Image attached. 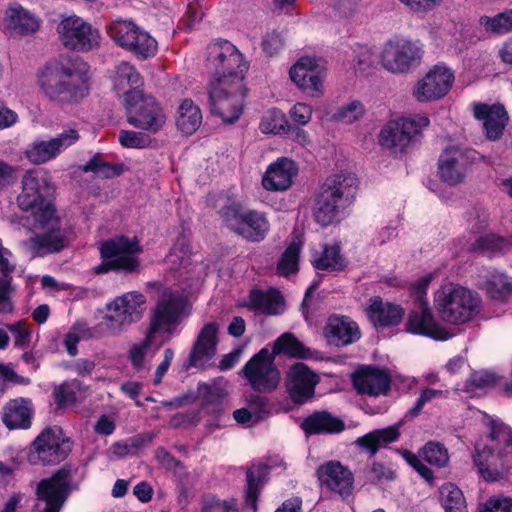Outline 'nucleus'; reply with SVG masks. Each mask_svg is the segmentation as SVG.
Segmentation results:
<instances>
[{"mask_svg":"<svg viewBox=\"0 0 512 512\" xmlns=\"http://www.w3.org/2000/svg\"><path fill=\"white\" fill-rule=\"evenodd\" d=\"M84 392L85 386L79 380L64 382L54 390L55 402L59 407L72 406L79 401Z\"/></svg>","mask_w":512,"mask_h":512,"instance_id":"09e8293b","label":"nucleus"},{"mask_svg":"<svg viewBox=\"0 0 512 512\" xmlns=\"http://www.w3.org/2000/svg\"><path fill=\"white\" fill-rule=\"evenodd\" d=\"M291 80L303 91L313 97L322 94L323 81L316 60L311 57H302L290 69Z\"/></svg>","mask_w":512,"mask_h":512,"instance_id":"bb28decb","label":"nucleus"},{"mask_svg":"<svg viewBox=\"0 0 512 512\" xmlns=\"http://www.w3.org/2000/svg\"><path fill=\"white\" fill-rule=\"evenodd\" d=\"M478 159L486 161V157L474 149L449 146L439 156L438 175L443 182L457 185L464 181L471 165Z\"/></svg>","mask_w":512,"mask_h":512,"instance_id":"6ab92c4d","label":"nucleus"},{"mask_svg":"<svg viewBox=\"0 0 512 512\" xmlns=\"http://www.w3.org/2000/svg\"><path fill=\"white\" fill-rule=\"evenodd\" d=\"M319 376L306 364L297 362L293 364L287 374L285 386L291 401L295 404H304L313 398L315 387L319 383Z\"/></svg>","mask_w":512,"mask_h":512,"instance_id":"4be33fe9","label":"nucleus"},{"mask_svg":"<svg viewBox=\"0 0 512 512\" xmlns=\"http://www.w3.org/2000/svg\"><path fill=\"white\" fill-rule=\"evenodd\" d=\"M478 294L459 285L450 284L434 294V309L439 318L451 325L471 321L480 313Z\"/></svg>","mask_w":512,"mask_h":512,"instance_id":"20e7f679","label":"nucleus"},{"mask_svg":"<svg viewBox=\"0 0 512 512\" xmlns=\"http://www.w3.org/2000/svg\"><path fill=\"white\" fill-rule=\"evenodd\" d=\"M274 360V355L264 347L244 365L241 373L252 390L271 393L277 389L281 376Z\"/></svg>","mask_w":512,"mask_h":512,"instance_id":"2eb2a0df","label":"nucleus"},{"mask_svg":"<svg viewBox=\"0 0 512 512\" xmlns=\"http://www.w3.org/2000/svg\"><path fill=\"white\" fill-rule=\"evenodd\" d=\"M439 494L446 512H468L463 492L453 483L443 484Z\"/></svg>","mask_w":512,"mask_h":512,"instance_id":"de8ad7c7","label":"nucleus"},{"mask_svg":"<svg viewBox=\"0 0 512 512\" xmlns=\"http://www.w3.org/2000/svg\"><path fill=\"white\" fill-rule=\"evenodd\" d=\"M300 238H294L286 250L283 252L278 265L277 271L282 276H288L291 273H295L298 270V260L301 250Z\"/></svg>","mask_w":512,"mask_h":512,"instance_id":"3c124183","label":"nucleus"},{"mask_svg":"<svg viewBox=\"0 0 512 512\" xmlns=\"http://www.w3.org/2000/svg\"><path fill=\"white\" fill-rule=\"evenodd\" d=\"M107 33L119 47L141 60L153 57L157 53V41L132 21H115L107 26Z\"/></svg>","mask_w":512,"mask_h":512,"instance_id":"ddd939ff","label":"nucleus"},{"mask_svg":"<svg viewBox=\"0 0 512 512\" xmlns=\"http://www.w3.org/2000/svg\"><path fill=\"white\" fill-rule=\"evenodd\" d=\"M454 80V73L449 67L436 64L417 81L412 89V95L421 103L439 100L450 91Z\"/></svg>","mask_w":512,"mask_h":512,"instance_id":"aec40b11","label":"nucleus"},{"mask_svg":"<svg viewBox=\"0 0 512 512\" xmlns=\"http://www.w3.org/2000/svg\"><path fill=\"white\" fill-rule=\"evenodd\" d=\"M400 425H392L383 429L373 430L356 440V444L367 450L372 456L379 449L387 447L389 444L396 442L400 437Z\"/></svg>","mask_w":512,"mask_h":512,"instance_id":"e433bc0d","label":"nucleus"},{"mask_svg":"<svg viewBox=\"0 0 512 512\" xmlns=\"http://www.w3.org/2000/svg\"><path fill=\"white\" fill-rule=\"evenodd\" d=\"M80 138L78 130L69 128L49 140L34 141L26 149V157L33 164H43L55 159L62 151Z\"/></svg>","mask_w":512,"mask_h":512,"instance_id":"5701e85b","label":"nucleus"},{"mask_svg":"<svg viewBox=\"0 0 512 512\" xmlns=\"http://www.w3.org/2000/svg\"><path fill=\"white\" fill-rule=\"evenodd\" d=\"M480 24L487 32L501 35L512 31V9L506 10L494 17L482 16Z\"/></svg>","mask_w":512,"mask_h":512,"instance_id":"603ef678","label":"nucleus"},{"mask_svg":"<svg viewBox=\"0 0 512 512\" xmlns=\"http://www.w3.org/2000/svg\"><path fill=\"white\" fill-rule=\"evenodd\" d=\"M413 125L403 118L388 122L381 130L379 143L394 153H402L411 144Z\"/></svg>","mask_w":512,"mask_h":512,"instance_id":"7c9ffc66","label":"nucleus"},{"mask_svg":"<svg viewBox=\"0 0 512 512\" xmlns=\"http://www.w3.org/2000/svg\"><path fill=\"white\" fill-rule=\"evenodd\" d=\"M406 462L411 465L425 480L431 481L433 479V472L422 463L421 459L409 450L401 452Z\"/></svg>","mask_w":512,"mask_h":512,"instance_id":"69168bd1","label":"nucleus"},{"mask_svg":"<svg viewBox=\"0 0 512 512\" xmlns=\"http://www.w3.org/2000/svg\"><path fill=\"white\" fill-rule=\"evenodd\" d=\"M8 27L21 35L35 33L40 27V20L21 5L12 4L6 12Z\"/></svg>","mask_w":512,"mask_h":512,"instance_id":"4c0bfd02","label":"nucleus"},{"mask_svg":"<svg viewBox=\"0 0 512 512\" xmlns=\"http://www.w3.org/2000/svg\"><path fill=\"white\" fill-rule=\"evenodd\" d=\"M202 113L200 108L190 99H185L179 106L176 125L185 135H192L201 126Z\"/></svg>","mask_w":512,"mask_h":512,"instance_id":"37998d69","label":"nucleus"},{"mask_svg":"<svg viewBox=\"0 0 512 512\" xmlns=\"http://www.w3.org/2000/svg\"><path fill=\"white\" fill-rule=\"evenodd\" d=\"M76 471L64 465L52 476L41 479L35 489V512H61L71 492L77 489L72 483Z\"/></svg>","mask_w":512,"mask_h":512,"instance_id":"1a4fd4ad","label":"nucleus"},{"mask_svg":"<svg viewBox=\"0 0 512 512\" xmlns=\"http://www.w3.org/2000/svg\"><path fill=\"white\" fill-rule=\"evenodd\" d=\"M420 455L430 465L445 467L449 462L448 450L438 442H428L421 450Z\"/></svg>","mask_w":512,"mask_h":512,"instance_id":"6e6d98bb","label":"nucleus"},{"mask_svg":"<svg viewBox=\"0 0 512 512\" xmlns=\"http://www.w3.org/2000/svg\"><path fill=\"white\" fill-rule=\"evenodd\" d=\"M33 227L37 234L23 241V246L37 256L59 252L71 240L72 233L62 226L56 208L46 206L43 212H38L33 218Z\"/></svg>","mask_w":512,"mask_h":512,"instance_id":"423d86ee","label":"nucleus"},{"mask_svg":"<svg viewBox=\"0 0 512 512\" xmlns=\"http://www.w3.org/2000/svg\"><path fill=\"white\" fill-rule=\"evenodd\" d=\"M271 354L276 355L285 354L298 359H311L313 352L310 348L306 347L300 342L294 334L284 333L274 342Z\"/></svg>","mask_w":512,"mask_h":512,"instance_id":"79ce46f5","label":"nucleus"},{"mask_svg":"<svg viewBox=\"0 0 512 512\" xmlns=\"http://www.w3.org/2000/svg\"><path fill=\"white\" fill-rule=\"evenodd\" d=\"M353 65L359 71H365L373 62V53L371 49L365 45H356L353 49Z\"/></svg>","mask_w":512,"mask_h":512,"instance_id":"e2e57ef3","label":"nucleus"},{"mask_svg":"<svg viewBox=\"0 0 512 512\" xmlns=\"http://www.w3.org/2000/svg\"><path fill=\"white\" fill-rule=\"evenodd\" d=\"M301 427L310 435L337 434L345 429V423L327 411H316L304 419Z\"/></svg>","mask_w":512,"mask_h":512,"instance_id":"f704fd0d","label":"nucleus"},{"mask_svg":"<svg viewBox=\"0 0 512 512\" xmlns=\"http://www.w3.org/2000/svg\"><path fill=\"white\" fill-rule=\"evenodd\" d=\"M57 33L61 43L70 50L88 52L101 44L99 30L77 15L63 17L57 25Z\"/></svg>","mask_w":512,"mask_h":512,"instance_id":"4468645a","label":"nucleus"},{"mask_svg":"<svg viewBox=\"0 0 512 512\" xmlns=\"http://www.w3.org/2000/svg\"><path fill=\"white\" fill-rule=\"evenodd\" d=\"M71 449V442L62 436L59 427H47L32 442L28 461L33 465L58 464L68 456Z\"/></svg>","mask_w":512,"mask_h":512,"instance_id":"f3484780","label":"nucleus"},{"mask_svg":"<svg viewBox=\"0 0 512 512\" xmlns=\"http://www.w3.org/2000/svg\"><path fill=\"white\" fill-rule=\"evenodd\" d=\"M473 115L476 119L483 121L486 137L489 140L494 141L502 136L508 121L507 111L502 104L474 103Z\"/></svg>","mask_w":512,"mask_h":512,"instance_id":"c756f323","label":"nucleus"},{"mask_svg":"<svg viewBox=\"0 0 512 512\" xmlns=\"http://www.w3.org/2000/svg\"><path fill=\"white\" fill-rule=\"evenodd\" d=\"M424 51L419 41L389 40L383 47L381 63L393 74H406L420 65Z\"/></svg>","mask_w":512,"mask_h":512,"instance_id":"dca6fc26","label":"nucleus"},{"mask_svg":"<svg viewBox=\"0 0 512 512\" xmlns=\"http://www.w3.org/2000/svg\"><path fill=\"white\" fill-rule=\"evenodd\" d=\"M205 65L211 73L209 84L244 83L249 70L245 56L227 40H219L207 46Z\"/></svg>","mask_w":512,"mask_h":512,"instance_id":"39448f33","label":"nucleus"},{"mask_svg":"<svg viewBox=\"0 0 512 512\" xmlns=\"http://www.w3.org/2000/svg\"><path fill=\"white\" fill-rule=\"evenodd\" d=\"M448 395L447 390L434 389L430 387H422L419 390V396L414 405L408 410L406 417L415 418L419 416L426 404H429L437 399H446Z\"/></svg>","mask_w":512,"mask_h":512,"instance_id":"5fc2aeb1","label":"nucleus"},{"mask_svg":"<svg viewBox=\"0 0 512 512\" xmlns=\"http://www.w3.org/2000/svg\"><path fill=\"white\" fill-rule=\"evenodd\" d=\"M490 437L504 443L506 447L495 453L493 448L477 444L473 461L485 481L495 482L504 479L512 468V430L504 424L494 423Z\"/></svg>","mask_w":512,"mask_h":512,"instance_id":"7ed1b4c3","label":"nucleus"},{"mask_svg":"<svg viewBox=\"0 0 512 512\" xmlns=\"http://www.w3.org/2000/svg\"><path fill=\"white\" fill-rule=\"evenodd\" d=\"M324 335L329 344L337 347L347 346L361 337L360 329L355 321L347 316L332 315L324 327Z\"/></svg>","mask_w":512,"mask_h":512,"instance_id":"c85d7f7f","label":"nucleus"},{"mask_svg":"<svg viewBox=\"0 0 512 512\" xmlns=\"http://www.w3.org/2000/svg\"><path fill=\"white\" fill-rule=\"evenodd\" d=\"M270 473V466L265 463H255L246 469L244 486V502L252 512L258 511V499Z\"/></svg>","mask_w":512,"mask_h":512,"instance_id":"72a5a7b5","label":"nucleus"},{"mask_svg":"<svg viewBox=\"0 0 512 512\" xmlns=\"http://www.w3.org/2000/svg\"><path fill=\"white\" fill-rule=\"evenodd\" d=\"M499 377L489 371L474 372L465 383V391L469 393H476L478 390H485L493 388Z\"/></svg>","mask_w":512,"mask_h":512,"instance_id":"4d7b16f0","label":"nucleus"},{"mask_svg":"<svg viewBox=\"0 0 512 512\" xmlns=\"http://www.w3.org/2000/svg\"><path fill=\"white\" fill-rule=\"evenodd\" d=\"M249 301L251 308L267 315L279 314L284 306V299L276 289L252 290Z\"/></svg>","mask_w":512,"mask_h":512,"instance_id":"58836bf2","label":"nucleus"},{"mask_svg":"<svg viewBox=\"0 0 512 512\" xmlns=\"http://www.w3.org/2000/svg\"><path fill=\"white\" fill-rule=\"evenodd\" d=\"M118 140L123 147L134 149L147 148L151 144V138L148 135L132 130H121Z\"/></svg>","mask_w":512,"mask_h":512,"instance_id":"bf43d9fd","label":"nucleus"},{"mask_svg":"<svg viewBox=\"0 0 512 512\" xmlns=\"http://www.w3.org/2000/svg\"><path fill=\"white\" fill-rule=\"evenodd\" d=\"M403 315L404 310L399 305L384 302L379 297L371 299L368 316L375 326H396L401 322Z\"/></svg>","mask_w":512,"mask_h":512,"instance_id":"c9c22d12","label":"nucleus"},{"mask_svg":"<svg viewBox=\"0 0 512 512\" xmlns=\"http://www.w3.org/2000/svg\"><path fill=\"white\" fill-rule=\"evenodd\" d=\"M142 251L136 237L116 236L108 239L100 245L102 263L94 267L96 274H103L110 270L123 271L125 273L138 272L140 261L137 257Z\"/></svg>","mask_w":512,"mask_h":512,"instance_id":"0eeeda50","label":"nucleus"},{"mask_svg":"<svg viewBox=\"0 0 512 512\" xmlns=\"http://www.w3.org/2000/svg\"><path fill=\"white\" fill-rule=\"evenodd\" d=\"M364 114V106L360 101L354 100L340 107L332 116L333 120L351 124L358 120Z\"/></svg>","mask_w":512,"mask_h":512,"instance_id":"13d9d810","label":"nucleus"},{"mask_svg":"<svg viewBox=\"0 0 512 512\" xmlns=\"http://www.w3.org/2000/svg\"><path fill=\"white\" fill-rule=\"evenodd\" d=\"M406 329L411 333L428 336L436 340L449 338L448 331L436 321L428 304H417V307L408 316Z\"/></svg>","mask_w":512,"mask_h":512,"instance_id":"cd10ccee","label":"nucleus"},{"mask_svg":"<svg viewBox=\"0 0 512 512\" xmlns=\"http://www.w3.org/2000/svg\"><path fill=\"white\" fill-rule=\"evenodd\" d=\"M484 287L489 298L505 302L512 295V277L499 271H492L486 277Z\"/></svg>","mask_w":512,"mask_h":512,"instance_id":"c03bdc74","label":"nucleus"},{"mask_svg":"<svg viewBox=\"0 0 512 512\" xmlns=\"http://www.w3.org/2000/svg\"><path fill=\"white\" fill-rule=\"evenodd\" d=\"M34 406L29 398L9 400L2 408V421L9 430L28 429L31 427Z\"/></svg>","mask_w":512,"mask_h":512,"instance_id":"2f4dec72","label":"nucleus"},{"mask_svg":"<svg viewBox=\"0 0 512 512\" xmlns=\"http://www.w3.org/2000/svg\"><path fill=\"white\" fill-rule=\"evenodd\" d=\"M22 191L17 197V203L22 211L30 212L32 217L38 216L46 206L56 208L48 196L52 187L44 172L28 170L22 177Z\"/></svg>","mask_w":512,"mask_h":512,"instance_id":"a211bd4d","label":"nucleus"},{"mask_svg":"<svg viewBox=\"0 0 512 512\" xmlns=\"http://www.w3.org/2000/svg\"><path fill=\"white\" fill-rule=\"evenodd\" d=\"M82 170L84 172H93L102 179H110L120 176L124 172L125 166L122 163H108L103 160L100 154H96L83 165Z\"/></svg>","mask_w":512,"mask_h":512,"instance_id":"8fccbe9b","label":"nucleus"},{"mask_svg":"<svg viewBox=\"0 0 512 512\" xmlns=\"http://www.w3.org/2000/svg\"><path fill=\"white\" fill-rule=\"evenodd\" d=\"M43 94L59 105L81 102L89 94L87 64L80 58H63L47 64L38 73Z\"/></svg>","mask_w":512,"mask_h":512,"instance_id":"f257e3e1","label":"nucleus"},{"mask_svg":"<svg viewBox=\"0 0 512 512\" xmlns=\"http://www.w3.org/2000/svg\"><path fill=\"white\" fill-rule=\"evenodd\" d=\"M480 512H512V498L491 497L480 506Z\"/></svg>","mask_w":512,"mask_h":512,"instance_id":"0e129e2a","label":"nucleus"},{"mask_svg":"<svg viewBox=\"0 0 512 512\" xmlns=\"http://www.w3.org/2000/svg\"><path fill=\"white\" fill-rule=\"evenodd\" d=\"M512 246L510 240L494 233L481 235L471 243L467 250L484 256H494L507 251Z\"/></svg>","mask_w":512,"mask_h":512,"instance_id":"ea45409f","label":"nucleus"},{"mask_svg":"<svg viewBox=\"0 0 512 512\" xmlns=\"http://www.w3.org/2000/svg\"><path fill=\"white\" fill-rule=\"evenodd\" d=\"M226 225L239 236L251 242L265 239L270 224L263 212L242 209L238 202H229L219 210Z\"/></svg>","mask_w":512,"mask_h":512,"instance_id":"9b49d317","label":"nucleus"},{"mask_svg":"<svg viewBox=\"0 0 512 512\" xmlns=\"http://www.w3.org/2000/svg\"><path fill=\"white\" fill-rule=\"evenodd\" d=\"M219 327L215 322L207 323L200 330L189 355V366L206 369L216 354Z\"/></svg>","mask_w":512,"mask_h":512,"instance_id":"393cba45","label":"nucleus"},{"mask_svg":"<svg viewBox=\"0 0 512 512\" xmlns=\"http://www.w3.org/2000/svg\"><path fill=\"white\" fill-rule=\"evenodd\" d=\"M261 45L267 55L273 56L282 49L284 41L280 33L273 31L264 36Z\"/></svg>","mask_w":512,"mask_h":512,"instance_id":"338daca9","label":"nucleus"},{"mask_svg":"<svg viewBox=\"0 0 512 512\" xmlns=\"http://www.w3.org/2000/svg\"><path fill=\"white\" fill-rule=\"evenodd\" d=\"M353 386L358 394L370 397L385 396L390 390L389 374L379 368L364 367L352 376Z\"/></svg>","mask_w":512,"mask_h":512,"instance_id":"a878e982","label":"nucleus"},{"mask_svg":"<svg viewBox=\"0 0 512 512\" xmlns=\"http://www.w3.org/2000/svg\"><path fill=\"white\" fill-rule=\"evenodd\" d=\"M313 266L318 270L338 271L344 269L346 261L338 245L325 246L322 253L312 260Z\"/></svg>","mask_w":512,"mask_h":512,"instance_id":"49530a36","label":"nucleus"},{"mask_svg":"<svg viewBox=\"0 0 512 512\" xmlns=\"http://www.w3.org/2000/svg\"><path fill=\"white\" fill-rule=\"evenodd\" d=\"M247 408L253 412L255 422L263 420L269 414V402L266 397L250 394L246 397Z\"/></svg>","mask_w":512,"mask_h":512,"instance_id":"680f3d73","label":"nucleus"},{"mask_svg":"<svg viewBox=\"0 0 512 512\" xmlns=\"http://www.w3.org/2000/svg\"><path fill=\"white\" fill-rule=\"evenodd\" d=\"M259 129L264 134L282 135L288 134L291 125L281 110L273 108L262 116Z\"/></svg>","mask_w":512,"mask_h":512,"instance_id":"a18cd8bd","label":"nucleus"},{"mask_svg":"<svg viewBox=\"0 0 512 512\" xmlns=\"http://www.w3.org/2000/svg\"><path fill=\"white\" fill-rule=\"evenodd\" d=\"M357 191L358 179L353 173L341 172L326 179L315 198V221L324 227L339 223L354 203Z\"/></svg>","mask_w":512,"mask_h":512,"instance_id":"f03ea898","label":"nucleus"},{"mask_svg":"<svg viewBox=\"0 0 512 512\" xmlns=\"http://www.w3.org/2000/svg\"><path fill=\"white\" fill-rule=\"evenodd\" d=\"M113 87L118 92L129 90H141L143 79L137 69L129 62H121L115 67V73L112 78Z\"/></svg>","mask_w":512,"mask_h":512,"instance_id":"a19ab883","label":"nucleus"},{"mask_svg":"<svg viewBox=\"0 0 512 512\" xmlns=\"http://www.w3.org/2000/svg\"><path fill=\"white\" fill-rule=\"evenodd\" d=\"M289 114L295 123L304 126L311 120L312 108L304 103H297L291 108Z\"/></svg>","mask_w":512,"mask_h":512,"instance_id":"774afa93","label":"nucleus"},{"mask_svg":"<svg viewBox=\"0 0 512 512\" xmlns=\"http://www.w3.org/2000/svg\"><path fill=\"white\" fill-rule=\"evenodd\" d=\"M183 307V300L178 294L164 289L157 304L151 310L147 332L153 336L157 333L170 332L180 322Z\"/></svg>","mask_w":512,"mask_h":512,"instance_id":"412c9836","label":"nucleus"},{"mask_svg":"<svg viewBox=\"0 0 512 512\" xmlns=\"http://www.w3.org/2000/svg\"><path fill=\"white\" fill-rule=\"evenodd\" d=\"M297 172L293 160L280 158L268 167L262 179L263 187L270 191H284L291 186Z\"/></svg>","mask_w":512,"mask_h":512,"instance_id":"473e14b6","label":"nucleus"},{"mask_svg":"<svg viewBox=\"0 0 512 512\" xmlns=\"http://www.w3.org/2000/svg\"><path fill=\"white\" fill-rule=\"evenodd\" d=\"M108 314L103 317L98 327L116 336L127 328L139 322L146 310V297L138 291H130L116 297L107 305Z\"/></svg>","mask_w":512,"mask_h":512,"instance_id":"6e6552de","label":"nucleus"},{"mask_svg":"<svg viewBox=\"0 0 512 512\" xmlns=\"http://www.w3.org/2000/svg\"><path fill=\"white\" fill-rule=\"evenodd\" d=\"M155 336L150 333H146L144 339L139 342L133 344L128 352V359L134 370L137 372L143 371L146 369V356L148 353V349L152 346Z\"/></svg>","mask_w":512,"mask_h":512,"instance_id":"864d4df0","label":"nucleus"},{"mask_svg":"<svg viewBox=\"0 0 512 512\" xmlns=\"http://www.w3.org/2000/svg\"><path fill=\"white\" fill-rule=\"evenodd\" d=\"M127 122L137 129L156 134L167 122V116L160 103L142 90L125 92Z\"/></svg>","mask_w":512,"mask_h":512,"instance_id":"9d476101","label":"nucleus"},{"mask_svg":"<svg viewBox=\"0 0 512 512\" xmlns=\"http://www.w3.org/2000/svg\"><path fill=\"white\" fill-rule=\"evenodd\" d=\"M322 488L346 498L352 494L354 488L353 473L339 461H329L316 471Z\"/></svg>","mask_w":512,"mask_h":512,"instance_id":"b1692460","label":"nucleus"},{"mask_svg":"<svg viewBox=\"0 0 512 512\" xmlns=\"http://www.w3.org/2000/svg\"><path fill=\"white\" fill-rule=\"evenodd\" d=\"M246 93L245 83L208 84L211 113L224 123H235L243 112Z\"/></svg>","mask_w":512,"mask_h":512,"instance_id":"f8f14e48","label":"nucleus"},{"mask_svg":"<svg viewBox=\"0 0 512 512\" xmlns=\"http://www.w3.org/2000/svg\"><path fill=\"white\" fill-rule=\"evenodd\" d=\"M202 512H238L237 503L234 498L221 500L207 495L202 500Z\"/></svg>","mask_w":512,"mask_h":512,"instance_id":"052dcab7","label":"nucleus"}]
</instances>
